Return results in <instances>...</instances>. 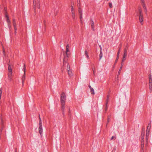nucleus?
Returning a JSON list of instances; mask_svg holds the SVG:
<instances>
[{
  "instance_id": "nucleus-1",
  "label": "nucleus",
  "mask_w": 152,
  "mask_h": 152,
  "mask_svg": "<svg viewBox=\"0 0 152 152\" xmlns=\"http://www.w3.org/2000/svg\"><path fill=\"white\" fill-rule=\"evenodd\" d=\"M66 65L67 66V70L68 72V74L69 76L71 77L73 75V74L72 73V70L70 69V66L69 64L67 62H66V60L65 61V59H64L63 62V66H66Z\"/></svg>"
},
{
  "instance_id": "nucleus-2",
  "label": "nucleus",
  "mask_w": 152,
  "mask_h": 152,
  "mask_svg": "<svg viewBox=\"0 0 152 152\" xmlns=\"http://www.w3.org/2000/svg\"><path fill=\"white\" fill-rule=\"evenodd\" d=\"M66 96L64 93H62L61 94V103L64 104H65L66 100Z\"/></svg>"
},
{
  "instance_id": "nucleus-3",
  "label": "nucleus",
  "mask_w": 152,
  "mask_h": 152,
  "mask_svg": "<svg viewBox=\"0 0 152 152\" xmlns=\"http://www.w3.org/2000/svg\"><path fill=\"white\" fill-rule=\"evenodd\" d=\"M139 20L141 24L142 23V9L141 8L139 9Z\"/></svg>"
},
{
  "instance_id": "nucleus-4",
  "label": "nucleus",
  "mask_w": 152,
  "mask_h": 152,
  "mask_svg": "<svg viewBox=\"0 0 152 152\" xmlns=\"http://www.w3.org/2000/svg\"><path fill=\"white\" fill-rule=\"evenodd\" d=\"M26 66L25 64H24L23 67V70L24 72V74L23 75L22 77V83L23 85L24 82L26 78V76H25V72H26Z\"/></svg>"
},
{
  "instance_id": "nucleus-5",
  "label": "nucleus",
  "mask_w": 152,
  "mask_h": 152,
  "mask_svg": "<svg viewBox=\"0 0 152 152\" xmlns=\"http://www.w3.org/2000/svg\"><path fill=\"white\" fill-rule=\"evenodd\" d=\"M149 89L151 91H152V78L151 76H149Z\"/></svg>"
},
{
  "instance_id": "nucleus-6",
  "label": "nucleus",
  "mask_w": 152,
  "mask_h": 152,
  "mask_svg": "<svg viewBox=\"0 0 152 152\" xmlns=\"http://www.w3.org/2000/svg\"><path fill=\"white\" fill-rule=\"evenodd\" d=\"M70 52L69 51V50H68L67 51V50H66V56H65L64 58L63 59V61L64 60V59H65V61L66 60V62H67V58H68L69 56L70 55Z\"/></svg>"
},
{
  "instance_id": "nucleus-7",
  "label": "nucleus",
  "mask_w": 152,
  "mask_h": 152,
  "mask_svg": "<svg viewBox=\"0 0 152 152\" xmlns=\"http://www.w3.org/2000/svg\"><path fill=\"white\" fill-rule=\"evenodd\" d=\"M151 125L150 124H148L147 127V129L146 130V136H147L149 135V133L150 132V128H151Z\"/></svg>"
},
{
  "instance_id": "nucleus-8",
  "label": "nucleus",
  "mask_w": 152,
  "mask_h": 152,
  "mask_svg": "<svg viewBox=\"0 0 152 152\" xmlns=\"http://www.w3.org/2000/svg\"><path fill=\"white\" fill-rule=\"evenodd\" d=\"M71 11L72 13V16L73 18L74 19L75 17V15L74 13V8L72 6L71 7Z\"/></svg>"
},
{
  "instance_id": "nucleus-9",
  "label": "nucleus",
  "mask_w": 152,
  "mask_h": 152,
  "mask_svg": "<svg viewBox=\"0 0 152 152\" xmlns=\"http://www.w3.org/2000/svg\"><path fill=\"white\" fill-rule=\"evenodd\" d=\"M94 22L92 20H91V29L93 31L95 30L94 26Z\"/></svg>"
},
{
  "instance_id": "nucleus-10",
  "label": "nucleus",
  "mask_w": 152,
  "mask_h": 152,
  "mask_svg": "<svg viewBox=\"0 0 152 152\" xmlns=\"http://www.w3.org/2000/svg\"><path fill=\"white\" fill-rule=\"evenodd\" d=\"M39 131L40 134L42 135L43 132V129L42 126H39Z\"/></svg>"
},
{
  "instance_id": "nucleus-11",
  "label": "nucleus",
  "mask_w": 152,
  "mask_h": 152,
  "mask_svg": "<svg viewBox=\"0 0 152 152\" xmlns=\"http://www.w3.org/2000/svg\"><path fill=\"white\" fill-rule=\"evenodd\" d=\"M12 75V72H9V73L8 74V77H9V80L10 81H11L12 80V78H11Z\"/></svg>"
},
{
  "instance_id": "nucleus-12",
  "label": "nucleus",
  "mask_w": 152,
  "mask_h": 152,
  "mask_svg": "<svg viewBox=\"0 0 152 152\" xmlns=\"http://www.w3.org/2000/svg\"><path fill=\"white\" fill-rule=\"evenodd\" d=\"M120 52V49H119L118 53H117V58L115 61V63H116L117 62V60H118V58H119V53Z\"/></svg>"
},
{
  "instance_id": "nucleus-13",
  "label": "nucleus",
  "mask_w": 152,
  "mask_h": 152,
  "mask_svg": "<svg viewBox=\"0 0 152 152\" xmlns=\"http://www.w3.org/2000/svg\"><path fill=\"white\" fill-rule=\"evenodd\" d=\"M103 56V54L102 52V50L101 49L100 51V53L99 55V60H100L102 58Z\"/></svg>"
},
{
  "instance_id": "nucleus-14",
  "label": "nucleus",
  "mask_w": 152,
  "mask_h": 152,
  "mask_svg": "<svg viewBox=\"0 0 152 152\" xmlns=\"http://www.w3.org/2000/svg\"><path fill=\"white\" fill-rule=\"evenodd\" d=\"M127 55L124 54L123 56V58L122 60V62L123 63L126 59V56Z\"/></svg>"
},
{
  "instance_id": "nucleus-15",
  "label": "nucleus",
  "mask_w": 152,
  "mask_h": 152,
  "mask_svg": "<svg viewBox=\"0 0 152 152\" xmlns=\"http://www.w3.org/2000/svg\"><path fill=\"white\" fill-rule=\"evenodd\" d=\"M61 104V110H62V111L63 113L64 112V109H65V104Z\"/></svg>"
},
{
  "instance_id": "nucleus-16",
  "label": "nucleus",
  "mask_w": 152,
  "mask_h": 152,
  "mask_svg": "<svg viewBox=\"0 0 152 152\" xmlns=\"http://www.w3.org/2000/svg\"><path fill=\"white\" fill-rule=\"evenodd\" d=\"M109 96L108 95H107V100H106V107L105 109V110L106 111L107 110V103H108V100L109 99Z\"/></svg>"
},
{
  "instance_id": "nucleus-17",
  "label": "nucleus",
  "mask_w": 152,
  "mask_h": 152,
  "mask_svg": "<svg viewBox=\"0 0 152 152\" xmlns=\"http://www.w3.org/2000/svg\"><path fill=\"white\" fill-rule=\"evenodd\" d=\"M90 91L91 94H95L94 89L93 88H91Z\"/></svg>"
},
{
  "instance_id": "nucleus-18",
  "label": "nucleus",
  "mask_w": 152,
  "mask_h": 152,
  "mask_svg": "<svg viewBox=\"0 0 152 152\" xmlns=\"http://www.w3.org/2000/svg\"><path fill=\"white\" fill-rule=\"evenodd\" d=\"M85 54L86 56V57L88 59L89 58V56L88 55V53L87 52L86 50L85 51Z\"/></svg>"
},
{
  "instance_id": "nucleus-19",
  "label": "nucleus",
  "mask_w": 152,
  "mask_h": 152,
  "mask_svg": "<svg viewBox=\"0 0 152 152\" xmlns=\"http://www.w3.org/2000/svg\"><path fill=\"white\" fill-rule=\"evenodd\" d=\"M143 9L144 10L145 12L146 13L147 12L146 7L144 5H143Z\"/></svg>"
},
{
  "instance_id": "nucleus-20",
  "label": "nucleus",
  "mask_w": 152,
  "mask_h": 152,
  "mask_svg": "<svg viewBox=\"0 0 152 152\" xmlns=\"http://www.w3.org/2000/svg\"><path fill=\"white\" fill-rule=\"evenodd\" d=\"M123 66V63H121V66L120 68V69L119 70V71H118V74H119V73L120 72V71L121 70V69H122V67Z\"/></svg>"
},
{
  "instance_id": "nucleus-21",
  "label": "nucleus",
  "mask_w": 152,
  "mask_h": 152,
  "mask_svg": "<svg viewBox=\"0 0 152 152\" xmlns=\"http://www.w3.org/2000/svg\"><path fill=\"white\" fill-rule=\"evenodd\" d=\"M13 26H16V23L15 20V19H13Z\"/></svg>"
},
{
  "instance_id": "nucleus-22",
  "label": "nucleus",
  "mask_w": 152,
  "mask_h": 152,
  "mask_svg": "<svg viewBox=\"0 0 152 152\" xmlns=\"http://www.w3.org/2000/svg\"><path fill=\"white\" fill-rule=\"evenodd\" d=\"M8 68L9 72H12V69L10 65H9Z\"/></svg>"
},
{
  "instance_id": "nucleus-23",
  "label": "nucleus",
  "mask_w": 152,
  "mask_h": 152,
  "mask_svg": "<svg viewBox=\"0 0 152 152\" xmlns=\"http://www.w3.org/2000/svg\"><path fill=\"white\" fill-rule=\"evenodd\" d=\"M2 93V89L1 88L0 89V99H1Z\"/></svg>"
},
{
  "instance_id": "nucleus-24",
  "label": "nucleus",
  "mask_w": 152,
  "mask_h": 152,
  "mask_svg": "<svg viewBox=\"0 0 152 152\" xmlns=\"http://www.w3.org/2000/svg\"><path fill=\"white\" fill-rule=\"evenodd\" d=\"M6 21H7V23H10V21L9 20V18H8L7 19Z\"/></svg>"
},
{
  "instance_id": "nucleus-25",
  "label": "nucleus",
  "mask_w": 152,
  "mask_h": 152,
  "mask_svg": "<svg viewBox=\"0 0 152 152\" xmlns=\"http://www.w3.org/2000/svg\"><path fill=\"white\" fill-rule=\"evenodd\" d=\"M7 25H8V27L9 29L10 30V28H11V25H10V23H7Z\"/></svg>"
},
{
  "instance_id": "nucleus-26",
  "label": "nucleus",
  "mask_w": 152,
  "mask_h": 152,
  "mask_svg": "<svg viewBox=\"0 0 152 152\" xmlns=\"http://www.w3.org/2000/svg\"><path fill=\"white\" fill-rule=\"evenodd\" d=\"M127 50L126 48L124 49V54L127 55Z\"/></svg>"
},
{
  "instance_id": "nucleus-27",
  "label": "nucleus",
  "mask_w": 152,
  "mask_h": 152,
  "mask_svg": "<svg viewBox=\"0 0 152 152\" xmlns=\"http://www.w3.org/2000/svg\"><path fill=\"white\" fill-rule=\"evenodd\" d=\"M39 126H42V121H39Z\"/></svg>"
},
{
  "instance_id": "nucleus-28",
  "label": "nucleus",
  "mask_w": 152,
  "mask_h": 152,
  "mask_svg": "<svg viewBox=\"0 0 152 152\" xmlns=\"http://www.w3.org/2000/svg\"><path fill=\"white\" fill-rule=\"evenodd\" d=\"M109 7H110V8H112V3H109Z\"/></svg>"
},
{
  "instance_id": "nucleus-29",
  "label": "nucleus",
  "mask_w": 152,
  "mask_h": 152,
  "mask_svg": "<svg viewBox=\"0 0 152 152\" xmlns=\"http://www.w3.org/2000/svg\"><path fill=\"white\" fill-rule=\"evenodd\" d=\"M69 45L67 44L66 46V50H67V51L68 50H69Z\"/></svg>"
},
{
  "instance_id": "nucleus-30",
  "label": "nucleus",
  "mask_w": 152,
  "mask_h": 152,
  "mask_svg": "<svg viewBox=\"0 0 152 152\" xmlns=\"http://www.w3.org/2000/svg\"><path fill=\"white\" fill-rule=\"evenodd\" d=\"M33 4L34 5V6H35V5L36 4V1L35 0H33Z\"/></svg>"
},
{
  "instance_id": "nucleus-31",
  "label": "nucleus",
  "mask_w": 152,
  "mask_h": 152,
  "mask_svg": "<svg viewBox=\"0 0 152 152\" xmlns=\"http://www.w3.org/2000/svg\"><path fill=\"white\" fill-rule=\"evenodd\" d=\"M39 6H40V4H39L38 3L37 4V7L39 9L40 8Z\"/></svg>"
},
{
  "instance_id": "nucleus-32",
  "label": "nucleus",
  "mask_w": 152,
  "mask_h": 152,
  "mask_svg": "<svg viewBox=\"0 0 152 152\" xmlns=\"http://www.w3.org/2000/svg\"><path fill=\"white\" fill-rule=\"evenodd\" d=\"M13 26L14 27V30L15 31V32H16V31H17V28L16 27V26Z\"/></svg>"
},
{
  "instance_id": "nucleus-33",
  "label": "nucleus",
  "mask_w": 152,
  "mask_h": 152,
  "mask_svg": "<svg viewBox=\"0 0 152 152\" xmlns=\"http://www.w3.org/2000/svg\"><path fill=\"white\" fill-rule=\"evenodd\" d=\"M78 11H79V13L80 14V15H81V14H82V11L81 10H80V9H79L78 10Z\"/></svg>"
},
{
  "instance_id": "nucleus-34",
  "label": "nucleus",
  "mask_w": 152,
  "mask_h": 152,
  "mask_svg": "<svg viewBox=\"0 0 152 152\" xmlns=\"http://www.w3.org/2000/svg\"><path fill=\"white\" fill-rule=\"evenodd\" d=\"M6 17L7 18H9L8 16L7 15H5Z\"/></svg>"
},
{
  "instance_id": "nucleus-35",
  "label": "nucleus",
  "mask_w": 152,
  "mask_h": 152,
  "mask_svg": "<svg viewBox=\"0 0 152 152\" xmlns=\"http://www.w3.org/2000/svg\"><path fill=\"white\" fill-rule=\"evenodd\" d=\"M39 121H42L39 115Z\"/></svg>"
},
{
  "instance_id": "nucleus-36",
  "label": "nucleus",
  "mask_w": 152,
  "mask_h": 152,
  "mask_svg": "<svg viewBox=\"0 0 152 152\" xmlns=\"http://www.w3.org/2000/svg\"><path fill=\"white\" fill-rule=\"evenodd\" d=\"M82 14H81L80 15V19H81L82 18Z\"/></svg>"
},
{
  "instance_id": "nucleus-37",
  "label": "nucleus",
  "mask_w": 152,
  "mask_h": 152,
  "mask_svg": "<svg viewBox=\"0 0 152 152\" xmlns=\"http://www.w3.org/2000/svg\"><path fill=\"white\" fill-rule=\"evenodd\" d=\"M113 138H114V136H113L111 137V139H111V140H113Z\"/></svg>"
},
{
  "instance_id": "nucleus-38",
  "label": "nucleus",
  "mask_w": 152,
  "mask_h": 152,
  "mask_svg": "<svg viewBox=\"0 0 152 152\" xmlns=\"http://www.w3.org/2000/svg\"><path fill=\"white\" fill-rule=\"evenodd\" d=\"M110 119V118H109L108 117V120H107V122H108L109 121V120Z\"/></svg>"
},
{
  "instance_id": "nucleus-39",
  "label": "nucleus",
  "mask_w": 152,
  "mask_h": 152,
  "mask_svg": "<svg viewBox=\"0 0 152 152\" xmlns=\"http://www.w3.org/2000/svg\"><path fill=\"white\" fill-rule=\"evenodd\" d=\"M4 51H5V50H4V49H3V53H4Z\"/></svg>"
},
{
  "instance_id": "nucleus-40",
  "label": "nucleus",
  "mask_w": 152,
  "mask_h": 152,
  "mask_svg": "<svg viewBox=\"0 0 152 152\" xmlns=\"http://www.w3.org/2000/svg\"><path fill=\"white\" fill-rule=\"evenodd\" d=\"M89 87L90 88V89H91V86L90 85H89Z\"/></svg>"
},
{
  "instance_id": "nucleus-41",
  "label": "nucleus",
  "mask_w": 152,
  "mask_h": 152,
  "mask_svg": "<svg viewBox=\"0 0 152 152\" xmlns=\"http://www.w3.org/2000/svg\"><path fill=\"white\" fill-rule=\"evenodd\" d=\"M4 10H6V8H4Z\"/></svg>"
},
{
  "instance_id": "nucleus-42",
  "label": "nucleus",
  "mask_w": 152,
  "mask_h": 152,
  "mask_svg": "<svg viewBox=\"0 0 152 152\" xmlns=\"http://www.w3.org/2000/svg\"><path fill=\"white\" fill-rule=\"evenodd\" d=\"M141 139H142V136H141Z\"/></svg>"
},
{
  "instance_id": "nucleus-43",
  "label": "nucleus",
  "mask_w": 152,
  "mask_h": 152,
  "mask_svg": "<svg viewBox=\"0 0 152 152\" xmlns=\"http://www.w3.org/2000/svg\"><path fill=\"white\" fill-rule=\"evenodd\" d=\"M93 72H94V70H93Z\"/></svg>"
},
{
  "instance_id": "nucleus-44",
  "label": "nucleus",
  "mask_w": 152,
  "mask_h": 152,
  "mask_svg": "<svg viewBox=\"0 0 152 152\" xmlns=\"http://www.w3.org/2000/svg\"><path fill=\"white\" fill-rule=\"evenodd\" d=\"M141 1H142V0H141Z\"/></svg>"
}]
</instances>
